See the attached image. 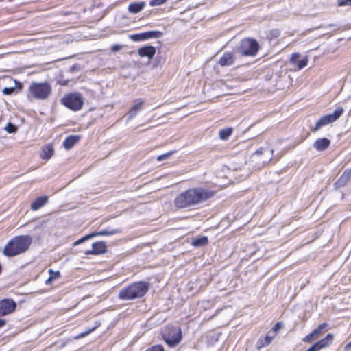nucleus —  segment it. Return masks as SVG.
I'll use <instances>...</instances> for the list:
<instances>
[{
  "label": "nucleus",
  "instance_id": "1",
  "mask_svg": "<svg viewBox=\"0 0 351 351\" xmlns=\"http://www.w3.org/2000/svg\"><path fill=\"white\" fill-rule=\"evenodd\" d=\"M214 195L211 191L202 187H195L179 194L174 199L177 208H185L195 206Z\"/></svg>",
  "mask_w": 351,
  "mask_h": 351
},
{
  "label": "nucleus",
  "instance_id": "2",
  "mask_svg": "<svg viewBox=\"0 0 351 351\" xmlns=\"http://www.w3.org/2000/svg\"><path fill=\"white\" fill-rule=\"evenodd\" d=\"M32 243L29 235L14 237L4 247L3 254L6 256L12 257L25 252Z\"/></svg>",
  "mask_w": 351,
  "mask_h": 351
},
{
  "label": "nucleus",
  "instance_id": "3",
  "mask_svg": "<svg viewBox=\"0 0 351 351\" xmlns=\"http://www.w3.org/2000/svg\"><path fill=\"white\" fill-rule=\"evenodd\" d=\"M149 289V283L139 281L122 288L119 298L122 300H132L143 297Z\"/></svg>",
  "mask_w": 351,
  "mask_h": 351
},
{
  "label": "nucleus",
  "instance_id": "4",
  "mask_svg": "<svg viewBox=\"0 0 351 351\" xmlns=\"http://www.w3.org/2000/svg\"><path fill=\"white\" fill-rule=\"evenodd\" d=\"M29 90V94L28 97L29 99L45 100L51 93V86L48 82H33L30 85Z\"/></svg>",
  "mask_w": 351,
  "mask_h": 351
},
{
  "label": "nucleus",
  "instance_id": "5",
  "mask_svg": "<svg viewBox=\"0 0 351 351\" xmlns=\"http://www.w3.org/2000/svg\"><path fill=\"white\" fill-rule=\"evenodd\" d=\"M162 337L165 342L171 348L176 347L182 340V334L180 327L167 326L162 330Z\"/></svg>",
  "mask_w": 351,
  "mask_h": 351
},
{
  "label": "nucleus",
  "instance_id": "6",
  "mask_svg": "<svg viewBox=\"0 0 351 351\" xmlns=\"http://www.w3.org/2000/svg\"><path fill=\"white\" fill-rule=\"evenodd\" d=\"M258 49L259 45L255 39L245 38L241 41L237 53L244 56H255Z\"/></svg>",
  "mask_w": 351,
  "mask_h": 351
},
{
  "label": "nucleus",
  "instance_id": "7",
  "mask_svg": "<svg viewBox=\"0 0 351 351\" xmlns=\"http://www.w3.org/2000/svg\"><path fill=\"white\" fill-rule=\"evenodd\" d=\"M272 151L268 148H261L255 152L251 156L250 160L254 163V167L259 169L271 160Z\"/></svg>",
  "mask_w": 351,
  "mask_h": 351
},
{
  "label": "nucleus",
  "instance_id": "8",
  "mask_svg": "<svg viewBox=\"0 0 351 351\" xmlns=\"http://www.w3.org/2000/svg\"><path fill=\"white\" fill-rule=\"evenodd\" d=\"M62 104L68 108L77 111L84 104V99L81 94L78 93H70L65 95L61 100Z\"/></svg>",
  "mask_w": 351,
  "mask_h": 351
},
{
  "label": "nucleus",
  "instance_id": "9",
  "mask_svg": "<svg viewBox=\"0 0 351 351\" xmlns=\"http://www.w3.org/2000/svg\"><path fill=\"white\" fill-rule=\"evenodd\" d=\"M344 110L342 107H337L332 114H326L319 119L312 129L313 132H316L322 126L335 122L343 114Z\"/></svg>",
  "mask_w": 351,
  "mask_h": 351
},
{
  "label": "nucleus",
  "instance_id": "10",
  "mask_svg": "<svg viewBox=\"0 0 351 351\" xmlns=\"http://www.w3.org/2000/svg\"><path fill=\"white\" fill-rule=\"evenodd\" d=\"M300 55L298 53H294L291 55L289 63L290 70H300L306 66L308 58L304 57L300 60Z\"/></svg>",
  "mask_w": 351,
  "mask_h": 351
},
{
  "label": "nucleus",
  "instance_id": "11",
  "mask_svg": "<svg viewBox=\"0 0 351 351\" xmlns=\"http://www.w3.org/2000/svg\"><path fill=\"white\" fill-rule=\"evenodd\" d=\"M162 33L160 31H149L145 32L139 34H132L130 36V38L133 41L137 42L141 40H145L149 38H157L161 37Z\"/></svg>",
  "mask_w": 351,
  "mask_h": 351
},
{
  "label": "nucleus",
  "instance_id": "12",
  "mask_svg": "<svg viewBox=\"0 0 351 351\" xmlns=\"http://www.w3.org/2000/svg\"><path fill=\"white\" fill-rule=\"evenodd\" d=\"M16 303L12 299H3L0 301V316H5L15 311Z\"/></svg>",
  "mask_w": 351,
  "mask_h": 351
},
{
  "label": "nucleus",
  "instance_id": "13",
  "mask_svg": "<svg viewBox=\"0 0 351 351\" xmlns=\"http://www.w3.org/2000/svg\"><path fill=\"white\" fill-rule=\"evenodd\" d=\"M333 339V335L332 334H328L324 339L318 341L313 345H312L306 351H319L322 348L329 346Z\"/></svg>",
  "mask_w": 351,
  "mask_h": 351
},
{
  "label": "nucleus",
  "instance_id": "14",
  "mask_svg": "<svg viewBox=\"0 0 351 351\" xmlns=\"http://www.w3.org/2000/svg\"><path fill=\"white\" fill-rule=\"evenodd\" d=\"M107 252V245L104 241L95 242L92 245V250L85 252L86 255H97L104 254Z\"/></svg>",
  "mask_w": 351,
  "mask_h": 351
},
{
  "label": "nucleus",
  "instance_id": "15",
  "mask_svg": "<svg viewBox=\"0 0 351 351\" xmlns=\"http://www.w3.org/2000/svg\"><path fill=\"white\" fill-rule=\"evenodd\" d=\"M236 57L234 51H226L219 60V64L221 66H228L232 65Z\"/></svg>",
  "mask_w": 351,
  "mask_h": 351
},
{
  "label": "nucleus",
  "instance_id": "16",
  "mask_svg": "<svg viewBox=\"0 0 351 351\" xmlns=\"http://www.w3.org/2000/svg\"><path fill=\"white\" fill-rule=\"evenodd\" d=\"M138 54L141 58H147L152 60L156 54V48L152 45H146L138 49Z\"/></svg>",
  "mask_w": 351,
  "mask_h": 351
},
{
  "label": "nucleus",
  "instance_id": "17",
  "mask_svg": "<svg viewBox=\"0 0 351 351\" xmlns=\"http://www.w3.org/2000/svg\"><path fill=\"white\" fill-rule=\"evenodd\" d=\"M143 104L144 100L142 99H136L134 101V104L128 112V119H132L136 115V114L142 109Z\"/></svg>",
  "mask_w": 351,
  "mask_h": 351
},
{
  "label": "nucleus",
  "instance_id": "18",
  "mask_svg": "<svg viewBox=\"0 0 351 351\" xmlns=\"http://www.w3.org/2000/svg\"><path fill=\"white\" fill-rule=\"evenodd\" d=\"M330 144L329 139L326 138H319L313 143V147L317 151H324L326 149Z\"/></svg>",
  "mask_w": 351,
  "mask_h": 351
},
{
  "label": "nucleus",
  "instance_id": "19",
  "mask_svg": "<svg viewBox=\"0 0 351 351\" xmlns=\"http://www.w3.org/2000/svg\"><path fill=\"white\" fill-rule=\"evenodd\" d=\"M145 5L144 1L132 2L129 4L128 10L130 13L137 14L144 9Z\"/></svg>",
  "mask_w": 351,
  "mask_h": 351
},
{
  "label": "nucleus",
  "instance_id": "20",
  "mask_svg": "<svg viewBox=\"0 0 351 351\" xmlns=\"http://www.w3.org/2000/svg\"><path fill=\"white\" fill-rule=\"evenodd\" d=\"M80 140V136L72 135L68 136L64 141L63 145L66 150L71 149Z\"/></svg>",
  "mask_w": 351,
  "mask_h": 351
},
{
  "label": "nucleus",
  "instance_id": "21",
  "mask_svg": "<svg viewBox=\"0 0 351 351\" xmlns=\"http://www.w3.org/2000/svg\"><path fill=\"white\" fill-rule=\"evenodd\" d=\"M47 202V197L45 196H41L37 197L32 204L31 208L33 210H37L43 206Z\"/></svg>",
  "mask_w": 351,
  "mask_h": 351
},
{
  "label": "nucleus",
  "instance_id": "22",
  "mask_svg": "<svg viewBox=\"0 0 351 351\" xmlns=\"http://www.w3.org/2000/svg\"><path fill=\"white\" fill-rule=\"evenodd\" d=\"M121 232V230L117 229H106L98 232H92L93 237L97 236H110Z\"/></svg>",
  "mask_w": 351,
  "mask_h": 351
},
{
  "label": "nucleus",
  "instance_id": "23",
  "mask_svg": "<svg viewBox=\"0 0 351 351\" xmlns=\"http://www.w3.org/2000/svg\"><path fill=\"white\" fill-rule=\"evenodd\" d=\"M53 154V149L51 145H47L43 147L40 156L43 159L49 160Z\"/></svg>",
  "mask_w": 351,
  "mask_h": 351
},
{
  "label": "nucleus",
  "instance_id": "24",
  "mask_svg": "<svg viewBox=\"0 0 351 351\" xmlns=\"http://www.w3.org/2000/svg\"><path fill=\"white\" fill-rule=\"evenodd\" d=\"M350 179V174L344 172L335 183V188L342 187L346 185Z\"/></svg>",
  "mask_w": 351,
  "mask_h": 351
},
{
  "label": "nucleus",
  "instance_id": "25",
  "mask_svg": "<svg viewBox=\"0 0 351 351\" xmlns=\"http://www.w3.org/2000/svg\"><path fill=\"white\" fill-rule=\"evenodd\" d=\"M208 243L207 237H202L192 241L191 244L195 247H200L206 245Z\"/></svg>",
  "mask_w": 351,
  "mask_h": 351
},
{
  "label": "nucleus",
  "instance_id": "26",
  "mask_svg": "<svg viewBox=\"0 0 351 351\" xmlns=\"http://www.w3.org/2000/svg\"><path fill=\"white\" fill-rule=\"evenodd\" d=\"M327 327H328V324H326L325 322L319 324L317 326V328H316L315 330H313L312 331V332L315 335V337H316V338L319 337L324 332V330H326Z\"/></svg>",
  "mask_w": 351,
  "mask_h": 351
},
{
  "label": "nucleus",
  "instance_id": "27",
  "mask_svg": "<svg viewBox=\"0 0 351 351\" xmlns=\"http://www.w3.org/2000/svg\"><path fill=\"white\" fill-rule=\"evenodd\" d=\"M271 342V341L270 340V337L265 336L263 338L261 337L258 340L256 343V348L258 349H261L265 346H268Z\"/></svg>",
  "mask_w": 351,
  "mask_h": 351
},
{
  "label": "nucleus",
  "instance_id": "28",
  "mask_svg": "<svg viewBox=\"0 0 351 351\" xmlns=\"http://www.w3.org/2000/svg\"><path fill=\"white\" fill-rule=\"evenodd\" d=\"M232 129L231 128H227L222 129L219 131V136L222 140H227L232 134Z\"/></svg>",
  "mask_w": 351,
  "mask_h": 351
},
{
  "label": "nucleus",
  "instance_id": "29",
  "mask_svg": "<svg viewBox=\"0 0 351 351\" xmlns=\"http://www.w3.org/2000/svg\"><path fill=\"white\" fill-rule=\"evenodd\" d=\"M49 277L45 281L46 285L50 284L53 280L58 278L60 276V273L59 271H54L52 269H49Z\"/></svg>",
  "mask_w": 351,
  "mask_h": 351
},
{
  "label": "nucleus",
  "instance_id": "30",
  "mask_svg": "<svg viewBox=\"0 0 351 351\" xmlns=\"http://www.w3.org/2000/svg\"><path fill=\"white\" fill-rule=\"evenodd\" d=\"M92 238H93L92 233L86 234L84 237H83L82 238H81V239H78L77 241H76L75 242H74L73 245V246L78 245L84 243V241H86L90 239H92Z\"/></svg>",
  "mask_w": 351,
  "mask_h": 351
},
{
  "label": "nucleus",
  "instance_id": "31",
  "mask_svg": "<svg viewBox=\"0 0 351 351\" xmlns=\"http://www.w3.org/2000/svg\"><path fill=\"white\" fill-rule=\"evenodd\" d=\"M176 152V151H171V152H167L165 154H161V155H159L158 157H157V160L159 161V162H161V161H163V160H167L168 158H170V156L174 154Z\"/></svg>",
  "mask_w": 351,
  "mask_h": 351
},
{
  "label": "nucleus",
  "instance_id": "32",
  "mask_svg": "<svg viewBox=\"0 0 351 351\" xmlns=\"http://www.w3.org/2000/svg\"><path fill=\"white\" fill-rule=\"evenodd\" d=\"M5 130L10 134L14 133L17 130V127L12 123H8L5 128Z\"/></svg>",
  "mask_w": 351,
  "mask_h": 351
},
{
  "label": "nucleus",
  "instance_id": "33",
  "mask_svg": "<svg viewBox=\"0 0 351 351\" xmlns=\"http://www.w3.org/2000/svg\"><path fill=\"white\" fill-rule=\"evenodd\" d=\"M283 327V323L280 322H277L274 326V327L270 330H271V333H276L278 332V330L280 329V328H282Z\"/></svg>",
  "mask_w": 351,
  "mask_h": 351
},
{
  "label": "nucleus",
  "instance_id": "34",
  "mask_svg": "<svg viewBox=\"0 0 351 351\" xmlns=\"http://www.w3.org/2000/svg\"><path fill=\"white\" fill-rule=\"evenodd\" d=\"M145 351H165L162 345H155L148 348Z\"/></svg>",
  "mask_w": 351,
  "mask_h": 351
},
{
  "label": "nucleus",
  "instance_id": "35",
  "mask_svg": "<svg viewBox=\"0 0 351 351\" xmlns=\"http://www.w3.org/2000/svg\"><path fill=\"white\" fill-rule=\"evenodd\" d=\"M167 0H151L149 1V5L153 6H158L164 4Z\"/></svg>",
  "mask_w": 351,
  "mask_h": 351
},
{
  "label": "nucleus",
  "instance_id": "36",
  "mask_svg": "<svg viewBox=\"0 0 351 351\" xmlns=\"http://www.w3.org/2000/svg\"><path fill=\"white\" fill-rule=\"evenodd\" d=\"M16 89L14 87H5L3 90L4 95H10L15 92Z\"/></svg>",
  "mask_w": 351,
  "mask_h": 351
},
{
  "label": "nucleus",
  "instance_id": "37",
  "mask_svg": "<svg viewBox=\"0 0 351 351\" xmlns=\"http://www.w3.org/2000/svg\"><path fill=\"white\" fill-rule=\"evenodd\" d=\"M339 6L350 5L351 0H337Z\"/></svg>",
  "mask_w": 351,
  "mask_h": 351
},
{
  "label": "nucleus",
  "instance_id": "38",
  "mask_svg": "<svg viewBox=\"0 0 351 351\" xmlns=\"http://www.w3.org/2000/svg\"><path fill=\"white\" fill-rule=\"evenodd\" d=\"M316 337H315V335H313V333L311 332L310 334H308V335H306L304 339H303V341H305V342H309L311 341L312 339H315Z\"/></svg>",
  "mask_w": 351,
  "mask_h": 351
},
{
  "label": "nucleus",
  "instance_id": "39",
  "mask_svg": "<svg viewBox=\"0 0 351 351\" xmlns=\"http://www.w3.org/2000/svg\"><path fill=\"white\" fill-rule=\"evenodd\" d=\"M95 328L96 327L89 329L88 331L80 334L77 337H84L86 336L87 335H88L89 333L93 332L95 329Z\"/></svg>",
  "mask_w": 351,
  "mask_h": 351
},
{
  "label": "nucleus",
  "instance_id": "40",
  "mask_svg": "<svg viewBox=\"0 0 351 351\" xmlns=\"http://www.w3.org/2000/svg\"><path fill=\"white\" fill-rule=\"evenodd\" d=\"M121 49V45H114L111 47V51L112 52H116V51L120 50Z\"/></svg>",
  "mask_w": 351,
  "mask_h": 351
},
{
  "label": "nucleus",
  "instance_id": "41",
  "mask_svg": "<svg viewBox=\"0 0 351 351\" xmlns=\"http://www.w3.org/2000/svg\"><path fill=\"white\" fill-rule=\"evenodd\" d=\"M276 333H271V330H269L267 334V337H270V340L272 341V339L276 337Z\"/></svg>",
  "mask_w": 351,
  "mask_h": 351
},
{
  "label": "nucleus",
  "instance_id": "42",
  "mask_svg": "<svg viewBox=\"0 0 351 351\" xmlns=\"http://www.w3.org/2000/svg\"><path fill=\"white\" fill-rule=\"evenodd\" d=\"M344 351H351V341L344 347Z\"/></svg>",
  "mask_w": 351,
  "mask_h": 351
},
{
  "label": "nucleus",
  "instance_id": "43",
  "mask_svg": "<svg viewBox=\"0 0 351 351\" xmlns=\"http://www.w3.org/2000/svg\"><path fill=\"white\" fill-rule=\"evenodd\" d=\"M5 324V321L0 319V328L3 326Z\"/></svg>",
  "mask_w": 351,
  "mask_h": 351
},
{
  "label": "nucleus",
  "instance_id": "44",
  "mask_svg": "<svg viewBox=\"0 0 351 351\" xmlns=\"http://www.w3.org/2000/svg\"><path fill=\"white\" fill-rule=\"evenodd\" d=\"M326 27H326V26H322V25H320V26H319V27H315V29H318V28H326Z\"/></svg>",
  "mask_w": 351,
  "mask_h": 351
},
{
  "label": "nucleus",
  "instance_id": "45",
  "mask_svg": "<svg viewBox=\"0 0 351 351\" xmlns=\"http://www.w3.org/2000/svg\"><path fill=\"white\" fill-rule=\"evenodd\" d=\"M336 25L335 24H329L327 27H335Z\"/></svg>",
  "mask_w": 351,
  "mask_h": 351
},
{
  "label": "nucleus",
  "instance_id": "46",
  "mask_svg": "<svg viewBox=\"0 0 351 351\" xmlns=\"http://www.w3.org/2000/svg\"><path fill=\"white\" fill-rule=\"evenodd\" d=\"M19 88H21V83H19Z\"/></svg>",
  "mask_w": 351,
  "mask_h": 351
}]
</instances>
